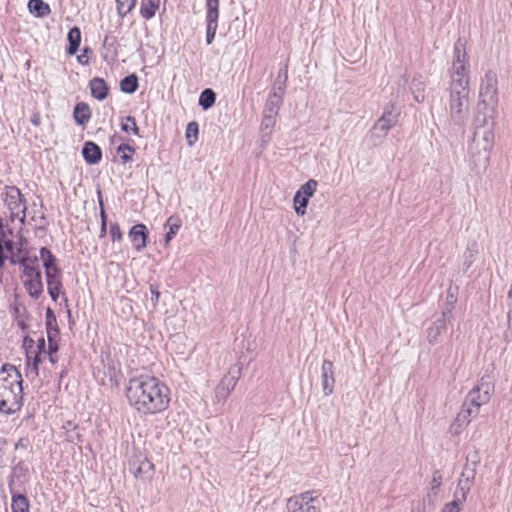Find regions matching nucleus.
Listing matches in <instances>:
<instances>
[{
	"label": "nucleus",
	"mask_w": 512,
	"mask_h": 512,
	"mask_svg": "<svg viewBox=\"0 0 512 512\" xmlns=\"http://www.w3.org/2000/svg\"><path fill=\"white\" fill-rule=\"evenodd\" d=\"M89 88L92 97L102 101L107 98L109 94V86L103 78L94 77L89 81Z\"/></svg>",
	"instance_id": "obj_16"
},
{
	"label": "nucleus",
	"mask_w": 512,
	"mask_h": 512,
	"mask_svg": "<svg viewBox=\"0 0 512 512\" xmlns=\"http://www.w3.org/2000/svg\"><path fill=\"white\" fill-rule=\"evenodd\" d=\"M442 481H443V477H442L441 472L438 470L434 471V473L432 475V480H431V488L433 490L439 489L440 486L442 485Z\"/></svg>",
	"instance_id": "obj_37"
},
{
	"label": "nucleus",
	"mask_w": 512,
	"mask_h": 512,
	"mask_svg": "<svg viewBox=\"0 0 512 512\" xmlns=\"http://www.w3.org/2000/svg\"><path fill=\"white\" fill-rule=\"evenodd\" d=\"M11 235L12 232L5 229L3 219L0 217V268L5 266L6 261L15 263L14 244Z\"/></svg>",
	"instance_id": "obj_10"
},
{
	"label": "nucleus",
	"mask_w": 512,
	"mask_h": 512,
	"mask_svg": "<svg viewBox=\"0 0 512 512\" xmlns=\"http://www.w3.org/2000/svg\"><path fill=\"white\" fill-rule=\"evenodd\" d=\"M133 247L137 251H142L147 246L148 230L146 225L140 223L131 227L128 233Z\"/></svg>",
	"instance_id": "obj_13"
},
{
	"label": "nucleus",
	"mask_w": 512,
	"mask_h": 512,
	"mask_svg": "<svg viewBox=\"0 0 512 512\" xmlns=\"http://www.w3.org/2000/svg\"><path fill=\"white\" fill-rule=\"evenodd\" d=\"M322 387L326 396L331 395L334 391L335 378L333 375L322 373Z\"/></svg>",
	"instance_id": "obj_32"
},
{
	"label": "nucleus",
	"mask_w": 512,
	"mask_h": 512,
	"mask_svg": "<svg viewBox=\"0 0 512 512\" xmlns=\"http://www.w3.org/2000/svg\"><path fill=\"white\" fill-rule=\"evenodd\" d=\"M456 73L460 77L458 79L460 85L463 86V88H465L468 84V77H467L466 64L464 62H461L460 66L457 68Z\"/></svg>",
	"instance_id": "obj_35"
},
{
	"label": "nucleus",
	"mask_w": 512,
	"mask_h": 512,
	"mask_svg": "<svg viewBox=\"0 0 512 512\" xmlns=\"http://www.w3.org/2000/svg\"><path fill=\"white\" fill-rule=\"evenodd\" d=\"M137 0H116L117 11L121 17L126 16L136 5Z\"/></svg>",
	"instance_id": "obj_31"
},
{
	"label": "nucleus",
	"mask_w": 512,
	"mask_h": 512,
	"mask_svg": "<svg viewBox=\"0 0 512 512\" xmlns=\"http://www.w3.org/2000/svg\"><path fill=\"white\" fill-rule=\"evenodd\" d=\"M73 115L77 124H86L91 118V110L89 108V105L84 102L76 104Z\"/></svg>",
	"instance_id": "obj_21"
},
{
	"label": "nucleus",
	"mask_w": 512,
	"mask_h": 512,
	"mask_svg": "<svg viewBox=\"0 0 512 512\" xmlns=\"http://www.w3.org/2000/svg\"><path fill=\"white\" fill-rule=\"evenodd\" d=\"M121 129L126 133L140 136L139 127L137 125L136 119L133 116H126L122 119Z\"/></svg>",
	"instance_id": "obj_26"
},
{
	"label": "nucleus",
	"mask_w": 512,
	"mask_h": 512,
	"mask_svg": "<svg viewBox=\"0 0 512 512\" xmlns=\"http://www.w3.org/2000/svg\"><path fill=\"white\" fill-rule=\"evenodd\" d=\"M48 348L44 337H39L34 343L32 339H25L27 362L31 364V371L38 375L39 364L48 357L50 362L55 365L58 362V350L60 342V332L58 327L46 329Z\"/></svg>",
	"instance_id": "obj_3"
},
{
	"label": "nucleus",
	"mask_w": 512,
	"mask_h": 512,
	"mask_svg": "<svg viewBox=\"0 0 512 512\" xmlns=\"http://www.w3.org/2000/svg\"><path fill=\"white\" fill-rule=\"evenodd\" d=\"M333 368H334V365H333L332 361L324 360L322 363L321 372L333 375Z\"/></svg>",
	"instance_id": "obj_38"
},
{
	"label": "nucleus",
	"mask_w": 512,
	"mask_h": 512,
	"mask_svg": "<svg viewBox=\"0 0 512 512\" xmlns=\"http://www.w3.org/2000/svg\"><path fill=\"white\" fill-rule=\"evenodd\" d=\"M167 225L169 226V231L165 236V245L168 246L173 237L177 234L181 227V220L177 217L171 216L167 220Z\"/></svg>",
	"instance_id": "obj_25"
},
{
	"label": "nucleus",
	"mask_w": 512,
	"mask_h": 512,
	"mask_svg": "<svg viewBox=\"0 0 512 512\" xmlns=\"http://www.w3.org/2000/svg\"><path fill=\"white\" fill-rule=\"evenodd\" d=\"M462 107V103L460 101V99L458 98L457 101H456V104L454 103H451V110L453 111L454 109H456V112L457 113H460L462 111L461 109Z\"/></svg>",
	"instance_id": "obj_41"
},
{
	"label": "nucleus",
	"mask_w": 512,
	"mask_h": 512,
	"mask_svg": "<svg viewBox=\"0 0 512 512\" xmlns=\"http://www.w3.org/2000/svg\"><path fill=\"white\" fill-rule=\"evenodd\" d=\"M98 202H99V207H100V210H101L102 208H104V201H103V197H102L101 191H98Z\"/></svg>",
	"instance_id": "obj_43"
},
{
	"label": "nucleus",
	"mask_w": 512,
	"mask_h": 512,
	"mask_svg": "<svg viewBox=\"0 0 512 512\" xmlns=\"http://www.w3.org/2000/svg\"><path fill=\"white\" fill-rule=\"evenodd\" d=\"M237 382V377L230 374L224 375L216 387L217 397H219L220 399H226L236 387Z\"/></svg>",
	"instance_id": "obj_17"
},
{
	"label": "nucleus",
	"mask_w": 512,
	"mask_h": 512,
	"mask_svg": "<svg viewBox=\"0 0 512 512\" xmlns=\"http://www.w3.org/2000/svg\"><path fill=\"white\" fill-rule=\"evenodd\" d=\"M167 0H141L140 15L145 20L152 19L161 9L165 11Z\"/></svg>",
	"instance_id": "obj_15"
},
{
	"label": "nucleus",
	"mask_w": 512,
	"mask_h": 512,
	"mask_svg": "<svg viewBox=\"0 0 512 512\" xmlns=\"http://www.w3.org/2000/svg\"><path fill=\"white\" fill-rule=\"evenodd\" d=\"M120 88L125 93H134L138 89V77L135 74L126 76L121 80Z\"/></svg>",
	"instance_id": "obj_24"
},
{
	"label": "nucleus",
	"mask_w": 512,
	"mask_h": 512,
	"mask_svg": "<svg viewBox=\"0 0 512 512\" xmlns=\"http://www.w3.org/2000/svg\"><path fill=\"white\" fill-rule=\"evenodd\" d=\"M154 471L155 465L147 457L139 460L137 466L133 467V475L137 479L152 477Z\"/></svg>",
	"instance_id": "obj_19"
},
{
	"label": "nucleus",
	"mask_w": 512,
	"mask_h": 512,
	"mask_svg": "<svg viewBox=\"0 0 512 512\" xmlns=\"http://www.w3.org/2000/svg\"><path fill=\"white\" fill-rule=\"evenodd\" d=\"M198 134H199L198 123L195 121L188 123V125L186 127L185 137L187 140V144L189 146H193L197 142Z\"/></svg>",
	"instance_id": "obj_29"
},
{
	"label": "nucleus",
	"mask_w": 512,
	"mask_h": 512,
	"mask_svg": "<svg viewBox=\"0 0 512 512\" xmlns=\"http://www.w3.org/2000/svg\"><path fill=\"white\" fill-rule=\"evenodd\" d=\"M109 234L113 242H121L123 240L122 230L116 222L111 224Z\"/></svg>",
	"instance_id": "obj_34"
},
{
	"label": "nucleus",
	"mask_w": 512,
	"mask_h": 512,
	"mask_svg": "<svg viewBox=\"0 0 512 512\" xmlns=\"http://www.w3.org/2000/svg\"><path fill=\"white\" fill-rule=\"evenodd\" d=\"M106 232H107V224H101L100 237L105 236Z\"/></svg>",
	"instance_id": "obj_44"
},
{
	"label": "nucleus",
	"mask_w": 512,
	"mask_h": 512,
	"mask_svg": "<svg viewBox=\"0 0 512 512\" xmlns=\"http://www.w3.org/2000/svg\"><path fill=\"white\" fill-rule=\"evenodd\" d=\"M4 203L10 212L11 221L19 220L24 223L26 218V200L20 189L16 186H7L5 188Z\"/></svg>",
	"instance_id": "obj_5"
},
{
	"label": "nucleus",
	"mask_w": 512,
	"mask_h": 512,
	"mask_svg": "<svg viewBox=\"0 0 512 512\" xmlns=\"http://www.w3.org/2000/svg\"><path fill=\"white\" fill-rule=\"evenodd\" d=\"M22 375L13 365L0 369V411L12 414L20 410L23 400Z\"/></svg>",
	"instance_id": "obj_2"
},
{
	"label": "nucleus",
	"mask_w": 512,
	"mask_h": 512,
	"mask_svg": "<svg viewBox=\"0 0 512 512\" xmlns=\"http://www.w3.org/2000/svg\"><path fill=\"white\" fill-rule=\"evenodd\" d=\"M220 0H206V20H219Z\"/></svg>",
	"instance_id": "obj_27"
},
{
	"label": "nucleus",
	"mask_w": 512,
	"mask_h": 512,
	"mask_svg": "<svg viewBox=\"0 0 512 512\" xmlns=\"http://www.w3.org/2000/svg\"><path fill=\"white\" fill-rule=\"evenodd\" d=\"M12 512H30V504L26 496L13 494L11 501Z\"/></svg>",
	"instance_id": "obj_23"
},
{
	"label": "nucleus",
	"mask_w": 512,
	"mask_h": 512,
	"mask_svg": "<svg viewBox=\"0 0 512 512\" xmlns=\"http://www.w3.org/2000/svg\"><path fill=\"white\" fill-rule=\"evenodd\" d=\"M151 292L155 296V301L157 302L160 297V292L157 289H154L153 287H151Z\"/></svg>",
	"instance_id": "obj_45"
},
{
	"label": "nucleus",
	"mask_w": 512,
	"mask_h": 512,
	"mask_svg": "<svg viewBox=\"0 0 512 512\" xmlns=\"http://www.w3.org/2000/svg\"><path fill=\"white\" fill-rule=\"evenodd\" d=\"M101 224H107V215L105 212V208L100 210Z\"/></svg>",
	"instance_id": "obj_42"
},
{
	"label": "nucleus",
	"mask_w": 512,
	"mask_h": 512,
	"mask_svg": "<svg viewBox=\"0 0 512 512\" xmlns=\"http://www.w3.org/2000/svg\"><path fill=\"white\" fill-rule=\"evenodd\" d=\"M494 393V383L489 378L482 377L479 383L469 391L467 399L473 407L487 404Z\"/></svg>",
	"instance_id": "obj_7"
},
{
	"label": "nucleus",
	"mask_w": 512,
	"mask_h": 512,
	"mask_svg": "<svg viewBox=\"0 0 512 512\" xmlns=\"http://www.w3.org/2000/svg\"><path fill=\"white\" fill-rule=\"evenodd\" d=\"M68 42L69 46L67 48V53L69 55H74L79 49L81 43V31L78 27H73L68 32Z\"/></svg>",
	"instance_id": "obj_22"
},
{
	"label": "nucleus",
	"mask_w": 512,
	"mask_h": 512,
	"mask_svg": "<svg viewBox=\"0 0 512 512\" xmlns=\"http://www.w3.org/2000/svg\"><path fill=\"white\" fill-rule=\"evenodd\" d=\"M45 318H46V329H49V328L52 329V328L58 327L56 316L51 308L46 309Z\"/></svg>",
	"instance_id": "obj_36"
},
{
	"label": "nucleus",
	"mask_w": 512,
	"mask_h": 512,
	"mask_svg": "<svg viewBox=\"0 0 512 512\" xmlns=\"http://www.w3.org/2000/svg\"><path fill=\"white\" fill-rule=\"evenodd\" d=\"M216 95L212 89H205L201 92L199 97V105L203 109H208L212 107L215 103Z\"/></svg>",
	"instance_id": "obj_28"
},
{
	"label": "nucleus",
	"mask_w": 512,
	"mask_h": 512,
	"mask_svg": "<svg viewBox=\"0 0 512 512\" xmlns=\"http://www.w3.org/2000/svg\"><path fill=\"white\" fill-rule=\"evenodd\" d=\"M399 115L400 113L397 111L394 104L387 106L382 116L375 123L373 127L374 130H379L386 135L387 132L397 124Z\"/></svg>",
	"instance_id": "obj_11"
},
{
	"label": "nucleus",
	"mask_w": 512,
	"mask_h": 512,
	"mask_svg": "<svg viewBox=\"0 0 512 512\" xmlns=\"http://www.w3.org/2000/svg\"><path fill=\"white\" fill-rule=\"evenodd\" d=\"M480 407H473L468 404L457 415L455 422L451 425V429L456 433H460L465 427L469 425L472 419L476 418L479 414Z\"/></svg>",
	"instance_id": "obj_12"
},
{
	"label": "nucleus",
	"mask_w": 512,
	"mask_h": 512,
	"mask_svg": "<svg viewBox=\"0 0 512 512\" xmlns=\"http://www.w3.org/2000/svg\"><path fill=\"white\" fill-rule=\"evenodd\" d=\"M316 501L317 497L307 491L290 497L287 501V509L288 512H320V508L314 504Z\"/></svg>",
	"instance_id": "obj_8"
},
{
	"label": "nucleus",
	"mask_w": 512,
	"mask_h": 512,
	"mask_svg": "<svg viewBox=\"0 0 512 512\" xmlns=\"http://www.w3.org/2000/svg\"><path fill=\"white\" fill-rule=\"evenodd\" d=\"M28 9L31 14L38 18H43L51 14L49 4L43 0H30L28 2Z\"/></svg>",
	"instance_id": "obj_20"
},
{
	"label": "nucleus",
	"mask_w": 512,
	"mask_h": 512,
	"mask_svg": "<svg viewBox=\"0 0 512 512\" xmlns=\"http://www.w3.org/2000/svg\"><path fill=\"white\" fill-rule=\"evenodd\" d=\"M30 121H31V123L34 126H36V127L40 126V124H41V115H40V113L39 112H34L31 115Z\"/></svg>",
	"instance_id": "obj_40"
},
{
	"label": "nucleus",
	"mask_w": 512,
	"mask_h": 512,
	"mask_svg": "<svg viewBox=\"0 0 512 512\" xmlns=\"http://www.w3.org/2000/svg\"><path fill=\"white\" fill-rule=\"evenodd\" d=\"M21 281L29 296L34 299L40 298L43 293V282L41 273L36 266L23 263Z\"/></svg>",
	"instance_id": "obj_6"
},
{
	"label": "nucleus",
	"mask_w": 512,
	"mask_h": 512,
	"mask_svg": "<svg viewBox=\"0 0 512 512\" xmlns=\"http://www.w3.org/2000/svg\"><path fill=\"white\" fill-rule=\"evenodd\" d=\"M206 22H207L206 43L208 45H210L213 43V41L215 39L216 32L218 29V21L217 20H206Z\"/></svg>",
	"instance_id": "obj_33"
},
{
	"label": "nucleus",
	"mask_w": 512,
	"mask_h": 512,
	"mask_svg": "<svg viewBox=\"0 0 512 512\" xmlns=\"http://www.w3.org/2000/svg\"><path fill=\"white\" fill-rule=\"evenodd\" d=\"M128 406L141 416L163 414L171 407L172 390L155 375L131 377L124 389Z\"/></svg>",
	"instance_id": "obj_1"
},
{
	"label": "nucleus",
	"mask_w": 512,
	"mask_h": 512,
	"mask_svg": "<svg viewBox=\"0 0 512 512\" xmlns=\"http://www.w3.org/2000/svg\"><path fill=\"white\" fill-rule=\"evenodd\" d=\"M82 155L87 163L97 164L101 160L102 151L96 143L88 141L84 144Z\"/></svg>",
	"instance_id": "obj_18"
},
{
	"label": "nucleus",
	"mask_w": 512,
	"mask_h": 512,
	"mask_svg": "<svg viewBox=\"0 0 512 512\" xmlns=\"http://www.w3.org/2000/svg\"><path fill=\"white\" fill-rule=\"evenodd\" d=\"M40 257L43 260L48 293L56 302L63 289L62 272L57 265L55 256L48 248L40 249Z\"/></svg>",
	"instance_id": "obj_4"
},
{
	"label": "nucleus",
	"mask_w": 512,
	"mask_h": 512,
	"mask_svg": "<svg viewBox=\"0 0 512 512\" xmlns=\"http://www.w3.org/2000/svg\"><path fill=\"white\" fill-rule=\"evenodd\" d=\"M469 490V483H466L465 486H462L461 483H459L454 494L455 498L451 502H448L444 505L442 512H460L462 505L467 499Z\"/></svg>",
	"instance_id": "obj_14"
},
{
	"label": "nucleus",
	"mask_w": 512,
	"mask_h": 512,
	"mask_svg": "<svg viewBox=\"0 0 512 512\" xmlns=\"http://www.w3.org/2000/svg\"><path fill=\"white\" fill-rule=\"evenodd\" d=\"M82 59H84V56H83V55L78 56V61H79L80 63H82V64H87V61H85V62H84Z\"/></svg>",
	"instance_id": "obj_46"
},
{
	"label": "nucleus",
	"mask_w": 512,
	"mask_h": 512,
	"mask_svg": "<svg viewBox=\"0 0 512 512\" xmlns=\"http://www.w3.org/2000/svg\"><path fill=\"white\" fill-rule=\"evenodd\" d=\"M110 371H111V376H110L111 383L113 382V378H115V381H117V377L122 375L120 365H118L117 368L111 367Z\"/></svg>",
	"instance_id": "obj_39"
},
{
	"label": "nucleus",
	"mask_w": 512,
	"mask_h": 512,
	"mask_svg": "<svg viewBox=\"0 0 512 512\" xmlns=\"http://www.w3.org/2000/svg\"><path fill=\"white\" fill-rule=\"evenodd\" d=\"M318 183L314 179L308 180L296 192L293 198V206L297 215L304 216L309 199L314 195L317 190Z\"/></svg>",
	"instance_id": "obj_9"
},
{
	"label": "nucleus",
	"mask_w": 512,
	"mask_h": 512,
	"mask_svg": "<svg viewBox=\"0 0 512 512\" xmlns=\"http://www.w3.org/2000/svg\"><path fill=\"white\" fill-rule=\"evenodd\" d=\"M117 153L123 164L130 162L135 154V149L131 145L124 143L119 145Z\"/></svg>",
	"instance_id": "obj_30"
}]
</instances>
